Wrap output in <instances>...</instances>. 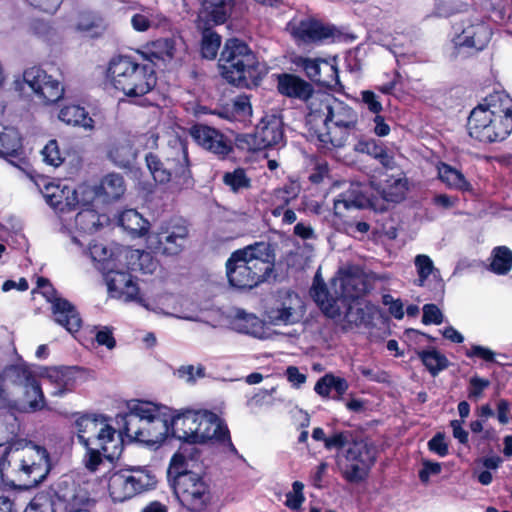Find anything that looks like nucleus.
I'll return each mask as SVG.
<instances>
[{
	"label": "nucleus",
	"instance_id": "1",
	"mask_svg": "<svg viewBox=\"0 0 512 512\" xmlns=\"http://www.w3.org/2000/svg\"><path fill=\"white\" fill-rule=\"evenodd\" d=\"M358 124L357 111L331 95L321 94L309 103V134L322 149L344 147L350 135L358 130Z\"/></svg>",
	"mask_w": 512,
	"mask_h": 512
},
{
	"label": "nucleus",
	"instance_id": "2",
	"mask_svg": "<svg viewBox=\"0 0 512 512\" xmlns=\"http://www.w3.org/2000/svg\"><path fill=\"white\" fill-rule=\"evenodd\" d=\"M275 252L268 242L234 251L226 262V275L230 286L252 289L266 282L274 271Z\"/></svg>",
	"mask_w": 512,
	"mask_h": 512
},
{
	"label": "nucleus",
	"instance_id": "3",
	"mask_svg": "<svg viewBox=\"0 0 512 512\" xmlns=\"http://www.w3.org/2000/svg\"><path fill=\"white\" fill-rule=\"evenodd\" d=\"M366 291L367 284L359 275L344 273L327 286L316 273L310 294L327 317L340 318L345 302L356 301Z\"/></svg>",
	"mask_w": 512,
	"mask_h": 512
},
{
	"label": "nucleus",
	"instance_id": "4",
	"mask_svg": "<svg viewBox=\"0 0 512 512\" xmlns=\"http://www.w3.org/2000/svg\"><path fill=\"white\" fill-rule=\"evenodd\" d=\"M13 466L19 476L27 481L28 486L41 483L51 470L48 451L39 445L17 440L7 446L0 460V465Z\"/></svg>",
	"mask_w": 512,
	"mask_h": 512
},
{
	"label": "nucleus",
	"instance_id": "5",
	"mask_svg": "<svg viewBox=\"0 0 512 512\" xmlns=\"http://www.w3.org/2000/svg\"><path fill=\"white\" fill-rule=\"evenodd\" d=\"M157 478L151 470L131 466L115 471L109 477L108 489L114 502H124L156 487Z\"/></svg>",
	"mask_w": 512,
	"mask_h": 512
},
{
	"label": "nucleus",
	"instance_id": "6",
	"mask_svg": "<svg viewBox=\"0 0 512 512\" xmlns=\"http://www.w3.org/2000/svg\"><path fill=\"white\" fill-rule=\"evenodd\" d=\"M145 161L156 182L160 184L174 182L178 187L191 184V172L186 148L176 150L173 157H168L165 160H161L153 153H148L145 156Z\"/></svg>",
	"mask_w": 512,
	"mask_h": 512
},
{
	"label": "nucleus",
	"instance_id": "7",
	"mask_svg": "<svg viewBox=\"0 0 512 512\" xmlns=\"http://www.w3.org/2000/svg\"><path fill=\"white\" fill-rule=\"evenodd\" d=\"M109 66L108 75L113 77V85L128 97H139L150 92L156 85V75L152 66Z\"/></svg>",
	"mask_w": 512,
	"mask_h": 512
},
{
	"label": "nucleus",
	"instance_id": "8",
	"mask_svg": "<svg viewBox=\"0 0 512 512\" xmlns=\"http://www.w3.org/2000/svg\"><path fill=\"white\" fill-rule=\"evenodd\" d=\"M210 443L221 447L224 451L236 454L230 432L224 421L215 413L208 410H198L193 444Z\"/></svg>",
	"mask_w": 512,
	"mask_h": 512
},
{
	"label": "nucleus",
	"instance_id": "9",
	"mask_svg": "<svg viewBox=\"0 0 512 512\" xmlns=\"http://www.w3.org/2000/svg\"><path fill=\"white\" fill-rule=\"evenodd\" d=\"M172 486L179 502L189 511L199 512L210 501L209 486L197 473L174 476Z\"/></svg>",
	"mask_w": 512,
	"mask_h": 512
},
{
	"label": "nucleus",
	"instance_id": "10",
	"mask_svg": "<svg viewBox=\"0 0 512 512\" xmlns=\"http://www.w3.org/2000/svg\"><path fill=\"white\" fill-rule=\"evenodd\" d=\"M188 233L187 226L180 221L165 222L148 234L147 246L156 253L176 256L184 250Z\"/></svg>",
	"mask_w": 512,
	"mask_h": 512
},
{
	"label": "nucleus",
	"instance_id": "11",
	"mask_svg": "<svg viewBox=\"0 0 512 512\" xmlns=\"http://www.w3.org/2000/svg\"><path fill=\"white\" fill-rule=\"evenodd\" d=\"M346 460L342 473L345 479L352 483L363 481L376 460V448L374 445L359 440L346 452Z\"/></svg>",
	"mask_w": 512,
	"mask_h": 512
},
{
	"label": "nucleus",
	"instance_id": "12",
	"mask_svg": "<svg viewBox=\"0 0 512 512\" xmlns=\"http://www.w3.org/2000/svg\"><path fill=\"white\" fill-rule=\"evenodd\" d=\"M304 313L303 300L291 291L278 292L273 304L266 310L268 320L274 325H293L302 320Z\"/></svg>",
	"mask_w": 512,
	"mask_h": 512
},
{
	"label": "nucleus",
	"instance_id": "13",
	"mask_svg": "<svg viewBox=\"0 0 512 512\" xmlns=\"http://www.w3.org/2000/svg\"><path fill=\"white\" fill-rule=\"evenodd\" d=\"M102 271L105 275L108 290L113 297L125 302H137L146 309H150L146 300L139 295V287L131 274L118 269L116 263L104 266Z\"/></svg>",
	"mask_w": 512,
	"mask_h": 512
},
{
	"label": "nucleus",
	"instance_id": "14",
	"mask_svg": "<svg viewBox=\"0 0 512 512\" xmlns=\"http://www.w3.org/2000/svg\"><path fill=\"white\" fill-rule=\"evenodd\" d=\"M283 140L282 122L275 116L266 117L257 125L255 133L237 138L241 148L257 151L278 145Z\"/></svg>",
	"mask_w": 512,
	"mask_h": 512
},
{
	"label": "nucleus",
	"instance_id": "15",
	"mask_svg": "<svg viewBox=\"0 0 512 512\" xmlns=\"http://www.w3.org/2000/svg\"><path fill=\"white\" fill-rule=\"evenodd\" d=\"M125 414H118L117 424L122 425V432L131 440L140 442L143 426L148 424L147 416L157 412V407L151 402L132 400L127 405Z\"/></svg>",
	"mask_w": 512,
	"mask_h": 512
},
{
	"label": "nucleus",
	"instance_id": "16",
	"mask_svg": "<svg viewBox=\"0 0 512 512\" xmlns=\"http://www.w3.org/2000/svg\"><path fill=\"white\" fill-rule=\"evenodd\" d=\"M23 79L46 103H55L62 99L64 95L63 85L57 79L47 75V73L41 69V66L28 67L23 73Z\"/></svg>",
	"mask_w": 512,
	"mask_h": 512
},
{
	"label": "nucleus",
	"instance_id": "17",
	"mask_svg": "<svg viewBox=\"0 0 512 512\" xmlns=\"http://www.w3.org/2000/svg\"><path fill=\"white\" fill-rule=\"evenodd\" d=\"M468 131L472 138L480 142L492 143L504 140L512 131V117H488L487 122L473 121V114L468 118Z\"/></svg>",
	"mask_w": 512,
	"mask_h": 512
},
{
	"label": "nucleus",
	"instance_id": "18",
	"mask_svg": "<svg viewBox=\"0 0 512 512\" xmlns=\"http://www.w3.org/2000/svg\"><path fill=\"white\" fill-rule=\"evenodd\" d=\"M491 35L492 32L485 23L468 25L453 39L456 57L462 56L461 59H463L466 55L483 50L490 41Z\"/></svg>",
	"mask_w": 512,
	"mask_h": 512
},
{
	"label": "nucleus",
	"instance_id": "19",
	"mask_svg": "<svg viewBox=\"0 0 512 512\" xmlns=\"http://www.w3.org/2000/svg\"><path fill=\"white\" fill-rule=\"evenodd\" d=\"M189 134L200 147L219 158L226 157L233 149L227 137L213 127L196 124L190 128Z\"/></svg>",
	"mask_w": 512,
	"mask_h": 512
},
{
	"label": "nucleus",
	"instance_id": "20",
	"mask_svg": "<svg viewBox=\"0 0 512 512\" xmlns=\"http://www.w3.org/2000/svg\"><path fill=\"white\" fill-rule=\"evenodd\" d=\"M470 114H473V121L486 123L488 117H512V98L504 91H496L483 99V102L475 107Z\"/></svg>",
	"mask_w": 512,
	"mask_h": 512
},
{
	"label": "nucleus",
	"instance_id": "21",
	"mask_svg": "<svg viewBox=\"0 0 512 512\" xmlns=\"http://www.w3.org/2000/svg\"><path fill=\"white\" fill-rule=\"evenodd\" d=\"M288 29L296 40L303 43L320 42L334 36L333 27L313 19L289 23Z\"/></svg>",
	"mask_w": 512,
	"mask_h": 512
},
{
	"label": "nucleus",
	"instance_id": "22",
	"mask_svg": "<svg viewBox=\"0 0 512 512\" xmlns=\"http://www.w3.org/2000/svg\"><path fill=\"white\" fill-rule=\"evenodd\" d=\"M276 79L277 90L281 95L285 97L307 101L309 104L312 98L321 95L314 94V90L311 84L296 75L282 73L277 74Z\"/></svg>",
	"mask_w": 512,
	"mask_h": 512
},
{
	"label": "nucleus",
	"instance_id": "23",
	"mask_svg": "<svg viewBox=\"0 0 512 512\" xmlns=\"http://www.w3.org/2000/svg\"><path fill=\"white\" fill-rule=\"evenodd\" d=\"M103 437L96 439L95 441H89L80 436V443L86 448L87 452L84 458L85 467L90 471H96L98 466L102 463V457L112 460L115 456L120 453V445L116 448L113 444H106L101 442Z\"/></svg>",
	"mask_w": 512,
	"mask_h": 512
},
{
	"label": "nucleus",
	"instance_id": "24",
	"mask_svg": "<svg viewBox=\"0 0 512 512\" xmlns=\"http://www.w3.org/2000/svg\"><path fill=\"white\" fill-rule=\"evenodd\" d=\"M180 40L176 38H161L156 41L147 43L142 49L136 50L144 61L170 62L174 59L176 46Z\"/></svg>",
	"mask_w": 512,
	"mask_h": 512
},
{
	"label": "nucleus",
	"instance_id": "25",
	"mask_svg": "<svg viewBox=\"0 0 512 512\" xmlns=\"http://www.w3.org/2000/svg\"><path fill=\"white\" fill-rule=\"evenodd\" d=\"M93 199L96 197L103 203H110L119 200L126 191L125 180L119 173H109L104 176L100 183L91 187Z\"/></svg>",
	"mask_w": 512,
	"mask_h": 512
},
{
	"label": "nucleus",
	"instance_id": "26",
	"mask_svg": "<svg viewBox=\"0 0 512 512\" xmlns=\"http://www.w3.org/2000/svg\"><path fill=\"white\" fill-rule=\"evenodd\" d=\"M221 75L230 84L239 88H252L261 81L257 66H220Z\"/></svg>",
	"mask_w": 512,
	"mask_h": 512
},
{
	"label": "nucleus",
	"instance_id": "27",
	"mask_svg": "<svg viewBox=\"0 0 512 512\" xmlns=\"http://www.w3.org/2000/svg\"><path fill=\"white\" fill-rule=\"evenodd\" d=\"M107 158L119 168H130L137 157V151L127 137L111 140L107 146Z\"/></svg>",
	"mask_w": 512,
	"mask_h": 512
},
{
	"label": "nucleus",
	"instance_id": "28",
	"mask_svg": "<svg viewBox=\"0 0 512 512\" xmlns=\"http://www.w3.org/2000/svg\"><path fill=\"white\" fill-rule=\"evenodd\" d=\"M54 321L68 332L79 331L82 319L76 307L65 298H61L51 306Z\"/></svg>",
	"mask_w": 512,
	"mask_h": 512
},
{
	"label": "nucleus",
	"instance_id": "29",
	"mask_svg": "<svg viewBox=\"0 0 512 512\" xmlns=\"http://www.w3.org/2000/svg\"><path fill=\"white\" fill-rule=\"evenodd\" d=\"M220 61L230 64H258L248 45L237 38L228 39L220 54Z\"/></svg>",
	"mask_w": 512,
	"mask_h": 512
},
{
	"label": "nucleus",
	"instance_id": "30",
	"mask_svg": "<svg viewBox=\"0 0 512 512\" xmlns=\"http://www.w3.org/2000/svg\"><path fill=\"white\" fill-rule=\"evenodd\" d=\"M198 418V411L186 410L182 413L174 415L169 425V431L173 437L184 441L189 444H193L194 430L196 429V423Z\"/></svg>",
	"mask_w": 512,
	"mask_h": 512
},
{
	"label": "nucleus",
	"instance_id": "31",
	"mask_svg": "<svg viewBox=\"0 0 512 512\" xmlns=\"http://www.w3.org/2000/svg\"><path fill=\"white\" fill-rule=\"evenodd\" d=\"M235 0H204L197 22L210 25L224 23L229 17Z\"/></svg>",
	"mask_w": 512,
	"mask_h": 512
},
{
	"label": "nucleus",
	"instance_id": "32",
	"mask_svg": "<svg viewBox=\"0 0 512 512\" xmlns=\"http://www.w3.org/2000/svg\"><path fill=\"white\" fill-rule=\"evenodd\" d=\"M148 424L143 426L140 433V443L155 445L163 442L169 433V424L163 419L158 411L147 416Z\"/></svg>",
	"mask_w": 512,
	"mask_h": 512
},
{
	"label": "nucleus",
	"instance_id": "33",
	"mask_svg": "<svg viewBox=\"0 0 512 512\" xmlns=\"http://www.w3.org/2000/svg\"><path fill=\"white\" fill-rule=\"evenodd\" d=\"M304 68L306 75L313 82L335 91L342 90L337 66H304Z\"/></svg>",
	"mask_w": 512,
	"mask_h": 512
},
{
	"label": "nucleus",
	"instance_id": "34",
	"mask_svg": "<svg viewBox=\"0 0 512 512\" xmlns=\"http://www.w3.org/2000/svg\"><path fill=\"white\" fill-rule=\"evenodd\" d=\"M231 324L237 332L254 337H261L263 332V322L254 314L247 313L241 309L236 311Z\"/></svg>",
	"mask_w": 512,
	"mask_h": 512
},
{
	"label": "nucleus",
	"instance_id": "35",
	"mask_svg": "<svg viewBox=\"0 0 512 512\" xmlns=\"http://www.w3.org/2000/svg\"><path fill=\"white\" fill-rule=\"evenodd\" d=\"M368 204L369 200L363 193L361 185L352 184L348 190L340 194L339 197L335 200L334 207L336 211H339L341 206L345 209H362L368 206Z\"/></svg>",
	"mask_w": 512,
	"mask_h": 512
},
{
	"label": "nucleus",
	"instance_id": "36",
	"mask_svg": "<svg viewBox=\"0 0 512 512\" xmlns=\"http://www.w3.org/2000/svg\"><path fill=\"white\" fill-rule=\"evenodd\" d=\"M93 200V191L91 187L80 186L77 189L65 186V196L63 199L64 211L76 210L79 207H88Z\"/></svg>",
	"mask_w": 512,
	"mask_h": 512
},
{
	"label": "nucleus",
	"instance_id": "37",
	"mask_svg": "<svg viewBox=\"0 0 512 512\" xmlns=\"http://www.w3.org/2000/svg\"><path fill=\"white\" fill-rule=\"evenodd\" d=\"M115 433V429L105 423L102 417L94 416L92 423L88 427L86 436H83V438L93 442L96 439L98 440L101 434V438L103 437L101 442L113 444V447L116 448L119 446L120 441L115 437Z\"/></svg>",
	"mask_w": 512,
	"mask_h": 512
},
{
	"label": "nucleus",
	"instance_id": "38",
	"mask_svg": "<svg viewBox=\"0 0 512 512\" xmlns=\"http://www.w3.org/2000/svg\"><path fill=\"white\" fill-rule=\"evenodd\" d=\"M354 150L359 153L368 154L371 157L379 160V162L385 168H393V166H394L393 157L387 153L386 149L383 147L382 144L378 143L374 139L359 140L355 144Z\"/></svg>",
	"mask_w": 512,
	"mask_h": 512
},
{
	"label": "nucleus",
	"instance_id": "39",
	"mask_svg": "<svg viewBox=\"0 0 512 512\" xmlns=\"http://www.w3.org/2000/svg\"><path fill=\"white\" fill-rule=\"evenodd\" d=\"M197 28L202 31L201 54L206 60H213L217 56L221 45V36L211 29L210 24L197 22Z\"/></svg>",
	"mask_w": 512,
	"mask_h": 512
},
{
	"label": "nucleus",
	"instance_id": "40",
	"mask_svg": "<svg viewBox=\"0 0 512 512\" xmlns=\"http://www.w3.org/2000/svg\"><path fill=\"white\" fill-rule=\"evenodd\" d=\"M59 119L66 124L80 126L86 130L94 128V120L88 116L83 107L78 105L65 106L60 110Z\"/></svg>",
	"mask_w": 512,
	"mask_h": 512
},
{
	"label": "nucleus",
	"instance_id": "41",
	"mask_svg": "<svg viewBox=\"0 0 512 512\" xmlns=\"http://www.w3.org/2000/svg\"><path fill=\"white\" fill-rule=\"evenodd\" d=\"M60 492L49 488L38 492L23 512H55L56 499L61 500Z\"/></svg>",
	"mask_w": 512,
	"mask_h": 512
},
{
	"label": "nucleus",
	"instance_id": "42",
	"mask_svg": "<svg viewBox=\"0 0 512 512\" xmlns=\"http://www.w3.org/2000/svg\"><path fill=\"white\" fill-rule=\"evenodd\" d=\"M335 320H343L349 326L366 325L371 321V316L358 301L345 302L342 307V315Z\"/></svg>",
	"mask_w": 512,
	"mask_h": 512
},
{
	"label": "nucleus",
	"instance_id": "43",
	"mask_svg": "<svg viewBox=\"0 0 512 512\" xmlns=\"http://www.w3.org/2000/svg\"><path fill=\"white\" fill-rule=\"evenodd\" d=\"M439 179L449 188L459 191H470L471 184L466 180L464 175L452 166L441 163L438 167Z\"/></svg>",
	"mask_w": 512,
	"mask_h": 512
},
{
	"label": "nucleus",
	"instance_id": "44",
	"mask_svg": "<svg viewBox=\"0 0 512 512\" xmlns=\"http://www.w3.org/2000/svg\"><path fill=\"white\" fill-rule=\"evenodd\" d=\"M119 224L133 236H143L149 228V222L134 209L124 211L119 217Z\"/></svg>",
	"mask_w": 512,
	"mask_h": 512
},
{
	"label": "nucleus",
	"instance_id": "45",
	"mask_svg": "<svg viewBox=\"0 0 512 512\" xmlns=\"http://www.w3.org/2000/svg\"><path fill=\"white\" fill-rule=\"evenodd\" d=\"M48 378L56 385L52 391L54 396H63L65 393L72 391L76 382L71 368L54 369L49 372Z\"/></svg>",
	"mask_w": 512,
	"mask_h": 512
},
{
	"label": "nucleus",
	"instance_id": "46",
	"mask_svg": "<svg viewBox=\"0 0 512 512\" xmlns=\"http://www.w3.org/2000/svg\"><path fill=\"white\" fill-rule=\"evenodd\" d=\"M22 150L21 137L14 128H3L0 131V156H18Z\"/></svg>",
	"mask_w": 512,
	"mask_h": 512
},
{
	"label": "nucleus",
	"instance_id": "47",
	"mask_svg": "<svg viewBox=\"0 0 512 512\" xmlns=\"http://www.w3.org/2000/svg\"><path fill=\"white\" fill-rule=\"evenodd\" d=\"M0 377L12 388L24 389L28 382L35 378V375L25 366L13 365L4 369Z\"/></svg>",
	"mask_w": 512,
	"mask_h": 512
},
{
	"label": "nucleus",
	"instance_id": "48",
	"mask_svg": "<svg viewBox=\"0 0 512 512\" xmlns=\"http://www.w3.org/2000/svg\"><path fill=\"white\" fill-rule=\"evenodd\" d=\"M384 185L382 187L383 198L387 201L391 202H399L401 201L407 190V181L400 174L390 175L384 181Z\"/></svg>",
	"mask_w": 512,
	"mask_h": 512
},
{
	"label": "nucleus",
	"instance_id": "49",
	"mask_svg": "<svg viewBox=\"0 0 512 512\" xmlns=\"http://www.w3.org/2000/svg\"><path fill=\"white\" fill-rule=\"evenodd\" d=\"M512 268V251L506 246L493 249L491 254L490 271L498 275L507 274Z\"/></svg>",
	"mask_w": 512,
	"mask_h": 512
},
{
	"label": "nucleus",
	"instance_id": "50",
	"mask_svg": "<svg viewBox=\"0 0 512 512\" xmlns=\"http://www.w3.org/2000/svg\"><path fill=\"white\" fill-rule=\"evenodd\" d=\"M20 431V424L12 413H6L0 416V447L8 444L12 445Z\"/></svg>",
	"mask_w": 512,
	"mask_h": 512
},
{
	"label": "nucleus",
	"instance_id": "51",
	"mask_svg": "<svg viewBox=\"0 0 512 512\" xmlns=\"http://www.w3.org/2000/svg\"><path fill=\"white\" fill-rule=\"evenodd\" d=\"M89 254L93 261L100 264V270H102L104 266L114 265L116 259L124 256L123 252L115 254L108 246L100 242L90 244Z\"/></svg>",
	"mask_w": 512,
	"mask_h": 512
},
{
	"label": "nucleus",
	"instance_id": "52",
	"mask_svg": "<svg viewBox=\"0 0 512 512\" xmlns=\"http://www.w3.org/2000/svg\"><path fill=\"white\" fill-rule=\"evenodd\" d=\"M23 390L24 400L30 411H38L45 407L44 394L36 377L28 382Z\"/></svg>",
	"mask_w": 512,
	"mask_h": 512
},
{
	"label": "nucleus",
	"instance_id": "53",
	"mask_svg": "<svg viewBox=\"0 0 512 512\" xmlns=\"http://www.w3.org/2000/svg\"><path fill=\"white\" fill-rule=\"evenodd\" d=\"M418 356L432 376L448 367V359L436 350L420 351Z\"/></svg>",
	"mask_w": 512,
	"mask_h": 512
},
{
	"label": "nucleus",
	"instance_id": "54",
	"mask_svg": "<svg viewBox=\"0 0 512 512\" xmlns=\"http://www.w3.org/2000/svg\"><path fill=\"white\" fill-rule=\"evenodd\" d=\"M223 182L234 193H239L251 187V179L242 168H237L232 172H226L223 176Z\"/></svg>",
	"mask_w": 512,
	"mask_h": 512
},
{
	"label": "nucleus",
	"instance_id": "55",
	"mask_svg": "<svg viewBox=\"0 0 512 512\" xmlns=\"http://www.w3.org/2000/svg\"><path fill=\"white\" fill-rule=\"evenodd\" d=\"M75 216V225L85 233H92L98 229L99 215L93 209L83 207Z\"/></svg>",
	"mask_w": 512,
	"mask_h": 512
},
{
	"label": "nucleus",
	"instance_id": "56",
	"mask_svg": "<svg viewBox=\"0 0 512 512\" xmlns=\"http://www.w3.org/2000/svg\"><path fill=\"white\" fill-rule=\"evenodd\" d=\"M63 502L66 503V512H91L88 509L90 499L84 493H75L71 495L63 494L59 496Z\"/></svg>",
	"mask_w": 512,
	"mask_h": 512
},
{
	"label": "nucleus",
	"instance_id": "57",
	"mask_svg": "<svg viewBox=\"0 0 512 512\" xmlns=\"http://www.w3.org/2000/svg\"><path fill=\"white\" fill-rule=\"evenodd\" d=\"M418 273V285L423 286L427 278L436 270L432 259L425 254H419L414 259Z\"/></svg>",
	"mask_w": 512,
	"mask_h": 512
},
{
	"label": "nucleus",
	"instance_id": "58",
	"mask_svg": "<svg viewBox=\"0 0 512 512\" xmlns=\"http://www.w3.org/2000/svg\"><path fill=\"white\" fill-rule=\"evenodd\" d=\"M76 29L81 33L95 37L100 34V20L89 14L82 15L76 24Z\"/></svg>",
	"mask_w": 512,
	"mask_h": 512
},
{
	"label": "nucleus",
	"instance_id": "59",
	"mask_svg": "<svg viewBox=\"0 0 512 512\" xmlns=\"http://www.w3.org/2000/svg\"><path fill=\"white\" fill-rule=\"evenodd\" d=\"M124 253L125 259H137L139 261V270L143 273H153L157 267V263L153 260L152 256L148 252H140L139 250Z\"/></svg>",
	"mask_w": 512,
	"mask_h": 512
},
{
	"label": "nucleus",
	"instance_id": "60",
	"mask_svg": "<svg viewBox=\"0 0 512 512\" xmlns=\"http://www.w3.org/2000/svg\"><path fill=\"white\" fill-rule=\"evenodd\" d=\"M354 442L358 441L353 438V433L351 431L335 432L327 438L325 448L327 450L342 449L347 444L351 443L353 445Z\"/></svg>",
	"mask_w": 512,
	"mask_h": 512
},
{
	"label": "nucleus",
	"instance_id": "61",
	"mask_svg": "<svg viewBox=\"0 0 512 512\" xmlns=\"http://www.w3.org/2000/svg\"><path fill=\"white\" fill-rule=\"evenodd\" d=\"M43 161L53 167H58L63 162L59 146L56 140H50L42 149Z\"/></svg>",
	"mask_w": 512,
	"mask_h": 512
},
{
	"label": "nucleus",
	"instance_id": "62",
	"mask_svg": "<svg viewBox=\"0 0 512 512\" xmlns=\"http://www.w3.org/2000/svg\"><path fill=\"white\" fill-rule=\"evenodd\" d=\"M175 374L178 378L185 380L187 383H194L196 378L205 377V367L201 364L197 367L193 365H183L177 369Z\"/></svg>",
	"mask_w": 512,
	"mask_h": 512
},
{
	"label": "nucleus",
	"instance_id": "63",
	"mask_svg": "<svg viewBox=\"0 0 512 512\" xmlns=\"http://www.w3.org/2000/svg\"><path fill=\"white\" fill-rule=\"evenodd\" d=\"M186 468V457L182 453L174 454L167 472L169 480L174 481V476L188 474L190 471H187Z\"/></svg>",
	"mask_w": 512,
	"mask_h": 512
},
{
	"label": "nucleus",
	"instance_id": "64",
	"mask_svg": "<svg viewBox=\"0 0 512 512\" xmlns=\"http://www.w3.org/2000/svg\"><path fill=\"white\" fill-rule=\"evenodd\" d=\"M464 6L462 2L457 0H437L436 10L439 16L449 17L461 11Z\"/></svg>",
	"mask_w": 512,
	"mask_h": 512
}]
</instances>
